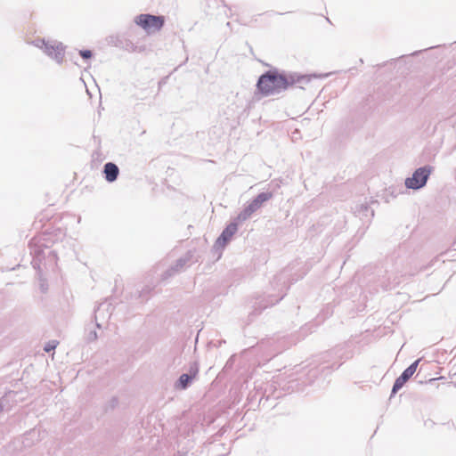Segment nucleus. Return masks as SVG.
<instances>
[{"mask_svg":"<svg viewBox=\"0 0 456 456\" xmlns=\"http://www.w3.org/2000/svg\"><path fill=\"white\" fill-rule=\"evenodd\" d=\"M118 398L117 396H112L105 405V411L114 410L118 405Z\"/></svg>","mask_w":456,"mask_h":456,"instance_id":"obj_16","label":"nucleus"},{"mask_svg":"<svg viewBox=\"0 0 456 456\" xmlns=\"http://www.w3.org/2000/svg\"><path fill=\"white\" fill-rule=\"evenodd\" d=\"M328 74H303L288 71L273 67L262 73L256 81V91L264 97L280 94L297 85L300 89L310 84L314 79L324 78Z\"/></svg>","mask_w":456,"mask_h":456,"instance_id":"obj_1","label":"nucleus"},{"mask_svg":"<svg viewBox=\"0 0 456 456\" xmlns=\"http://www.w3.org/2000/svg\"><path fill=\"white\" fill-rule=\"evenodd\" d=\"M266 390H267V388H265V393L260 396V398L258 400L259 404L265 405V402H263V401L265 400L266 402L269 400V395L265 396Z\"/></svg>","mask_w":456,"mask_h":456,"instance_id":"obj_24","label":"nucleus"},{"mask_svg":"<svg viewBox=\"0 0 456 456\" xmlns=\"http://www.w3.org/2000/svg\"><path fill=\"white\" fill-rule=\"evenodd\" d=\"M421 52H422L421 50H420V51H415V52H413L412 53H411L410 55H411V56H417V55H419Z\"/></svg>","mask_w":456,"mask_h":456,"instance_id":"obj_27","label":"nucleus"},{"mask_svg":"<svg viewBox=\"0 0 456 456\" xmlns=\"http://www.w3.org/2000/svg\"><path fill=\"white\" fill-rule=\"evenodd\" d=\"M330 354H334L335 357L344 361L352 358L354 355L353 342L348 341L343 345H339L334 347Z\"/></svg>","mask_w":456,"mask_h":456,"instance_id":"obj_13","label":"nucleus"},{"mask_svg":"<svg viewBox=\"0 0 456 456\" xmlns=\"http://www.w3.org/2000/svg\"><path fill=\"white\" fill-rule=\"evenodd\" d=\"M224 434V431L220 430L218 433L216 434V436H222Z\"/></svg>","mask_w":456,"mask_h":456,"instance_id":"obj_30","label":"nucleus"},{"mask_svg":"<svg viewBox=\"0 0 456 456\" xmlns=\"http://www.w3.org/2000/svg\"><path fill=\"white\" fill-rule=\"evenodd\" d=\"M66 46L58 41H47L43 52L58 64L63 62Z\"/></svg>","mask_w":456,"mask_h":456,"instance_id":"obj_11","label":"nucleus"},{"mask_svg":"<svg viewBox=\"0 0 456 456\" xmlns=\"http://www.w3.org/2000/svg\"><path fill=\"white\" fill-rule=\"evenodd\" d=\"M194 253V250H188L183 256L178 258L174 265H172L162 273V280H167L182 272L187 264H190L193 261Z\"/></svg>","mask_w":456,"mask_h":456,"instance_id":"obj_9","label":"nucleus"},{"mask_svg":"<svg viewBox=\"0 0 456 456\" xmlns=\"http://www.w3.org/2000/svg\"><path fill=\"white\" fill-rule=\"evenodd\" d=\"M371 204H378L377 200H371Z\"/></svg>","mask_w":456,"mask_h":456,"instance_id":"obj_31","label":"nucleus"},{"mask_svg":"<svg viewBox=\"0 0 456 456\" xmlns=\"http://www.w3.org/2000/svg\"><path fill=\"white\" fill-rule=\"evenodd\" d=\"M58 341L56 340H51L49 341L44 347V350L47 353L51 352L52 350H54L55 347L57 346L58 345Z\"/></svg>","mask_w":456,"mask_h":456,"instance_id":"obj_20","label":"nucleus"},{"mask_svg":"<svg viewBox=\"0 0 456 456\" xmlns=\"http://www.w3.org/2000/svg\"><path fill=\"white\" fill-rule=\"evenodd\" d=\"M34 434H35L34 432H29V433H28V434H25V435H24V438H23L22 443H23V444H24L25 446H30L31 443H28V436H32V435H34Z\"/></svg>","mask_w":456,"mask_h":456,"instance_id":"obj_22","label":"nucleus"},{"mask_svg":"<svg viewBox=\"0 0 456 456\" xmlns=\"http://www.w3.org/2000/svg\"><path fill=\"white\" fill-rule=\"evenodd\" d=\"M419 363V359L414 361L401 373L399 377L395 379L392 387L390 399L395 396L397 392L403 388L405 383L412 377L418 368Z\"/></svg>","mask_w":456,"mask_h":456,"instance_id":"obj_10","label":"nucleus"},{"mask_svg":"<svg viewBox=\"0 0 456 456\" xmlns=\"http://www.w3.org/2000/svg\"><path fill=\"white\" fill-rule=\"evenodd\" d=\"M4 404L2 401V399H0V412H2L4 411Z\"/></svg>","mask_w":456,"mask_h":456,"instance_id":"obj_26","label":"nucleus"},{"mask_svg":"<svg viewBox=\"0 0 456 456\" xmlns=\"http://www.w3.org/2000/svg\"><path fill=\"white\" fill-rule=\"evenodd\" d=\"M46 42H47V41H46L45 38L37 37V38L34 39V40L31 42V44H32L34 46H36V47H37V48H39V49H42V50H43V49H44V47H45V44H46Z\"/></svg>","mask_w":456,"mask_h":456,"instance_id":"obj_18","label":"nucleus"},{"mask_svg":"<svg viewBox=\"0 0 456 456\" xmlns=\"http://www.w3.org/2000/svg\"><path fill=\"white\" fill-rule=\"evenodd\" d=\"M78 53L85 61L90 60L94 55L93 51L89 49H82Z\"/></svg>","mask_w":456,"mask_h":456,"instance_id":"obj_17","label":"nucleus"},{"mask_svg":"<svg viewBox=\"0 0 456 456\" xmlns=\"http://www.w3.org/2000/svg\"><path fill=\"white\" fill-rule=\"evenodd\" d=\"M341 365H342V362H339V363L333 362L331 365L324 367V368L322 369V370H323L324 369L330 370H337V369H338Z\"/></svg>","mask_w":456,"mask_h":456,"instance_id":"obj_21","label":"nucleus"},{"mask_svg":"<svg viewBox=\"0 0 456 456\" xmlns=\"http://www.w3.org/2000/svg\"><path fill=\"white\" fill-rule=\"evenodd\" d=\"M98 338V335H97V331L95 330V329H91L90 327H87L86 329V342L88 343H91V342H94Z\"/></svg>","mask_w":456,"mask_h":456,"instance_id":"obj_15","label":"nucleus"},{"mask_svg":"<svg viewBox=\"0 0 456 456\" xmlns=\"http://www.w3.org/2000/svg\"><path fill=\"white\" fill-rule=\"evenodd\" d=\"M432 86V82L428 83L426 86H427V87H429V86Z\"/></svg>","mask_w":456,"mask_h":456,"instance_id":"obj_32","label":"nucleus"},{"mask_svg":"<svg viewBox=\"0 0 456 456\" xmlns=\"http://www.w3.org/2000/svg\"><path fill=\"white\" fill-rule=\"evenodd\" d=\"M167 77H165L163 78H161L158 85H159V90H160V88L167 83Z\"/></svg>","mask_w":456,"mask_h":456,"instance_id":"obj_25","label":"nucleus"},{"mask_svg":"<svg viewBox=\"0 0 456 456\" xmlns=\"http://www.w3.org/2000/svg\"><path fill=\"white\" fill-rule=\"evenodd\" d=\"M243 221L238 220L237 216L234 217L222 231L221 234L217 237L212 251L215 254H217V258H220L224 248L229 244L232 240L233 235L238 231V226L240 223Z\"/></svg>","mask_w":456,"mask_h":456,"instance_id":"obj_4","label":"nucleus"},{"mask_svg":"<svg viewBox=\"0 0 456 456\" xmlns=\"http://www.w3.org/2000/svg\"><path fill=\"white\" fill-rule=\"evenodd\" d=\"M354 215L362 220L363 224H369L374 216V209L368 202H356L351 208Z\"/></svg>","mask_w":456,"mask_h":456,"instance_id":"obj_12","label":"nucleus"},{"mask_svg":"<svg viewBox=\"0 0 456 456\" xmlns=\"http://www.w3.org/2000/svg\"><path fill=\"white\" fill-rule=\"evenodd\" d=\"M434 167L430 165H424L416 168L411 176L407 177L404 181L405 187L413 191H418L426 186L429 179Z\"/></svg>","mask_w":456,"mask_h":456,"instance_id":"obj_5","label":"nucleus"},{"mask_svg":"<svg viewBox=\"0 0 456 456\" xmlns=\"http://www.w3.org/2000/svg\"><path fill=\"white\" fill-rule=\"evenodd\" d=\"M271 13H272V14H275V15H283V14H285L286 12H273V11H272V12H271Z\"/></svg>","mask_w":456,"mask_h":456,"instance_id":"obj_28","label":"nucleus"},{"mask_svg":"<svg viewBox=\"0 0 456 456\" xmlns=\"http://www.w3.org/2000/svg\"><path fill=\"white\" fill-rule=\"evenodd\" d=\"M137 26L150 32L151 30H160L165 24V18L161 15H153L151 13H142L134 18Z\"/></svg>","mask_w":456,"mask_h":456,"instance_id":"obj_7","label":"nucleus"},{"mask_svg":"<svg viewBox=\"0 0 456 456\" xmlns=\"http://www.w3.org/2000/svg\"><path fill=\"white\" fill-rule=\"evenodd\" d=\"M41 281L40 283V289L42 292H46L47 290V284L45 283L46 280L42 276V280H39Z\"/></svg>","mask_w":456,"mask_h":456,"instance_id":"obj_23","label":"nucleus"},{"mask_svg":"<svg viewBox=\"0 0 456 456\" xmlns=\"http://www.w3.org/2000/svg\"><path fill=\"white\" fill-rule=\"evenodd\" d=\"M200 371V366L198 362L194 361L190 363L189 370L187 372L183 373L175 382V388L176 390H186L189 388L193 380L198 377Z\"/></svg>","mask_w":456,"mask_h":456,"instance_id":"obj_8","label":"nucleus"},{"mask_svg":"<svg viewBox=\"0 0 456 456\" xmlns=\"http://www.w3.org/2000/svg\"><path fill=\"white\" fill-rule=\"evenodd\" d=\"M187 452H183L181 453L180 452H178L177 455H175V456H186Z\"/></svg>","mask_w":456,"mask_h":456,"instance_id":"obj_29","label":"nucleus"},{"mask_svg":"<svg viewBox=\"0 0 456 456\" xmlns=\"http://www.w3.org/2000/svg\"><path fill=\"white\" fill-rule=\"evenodd\" d=\"M106 305V302H102L101 304H99V305L94 309V322H95V328H98V329H101L102 328V325L99 323L98 322V316H97V313L101 310V308L102 306H104Z\"/></svg>","mask_w":456,"mask_h":456,"instance_id":"obj_19","label":"nucleus"},{"mask_svg":"<svg viewBox=\"0 0 456 456\" xmlns=\"http://www.w3.org/2000/svg\"><path fill=\"white\" fill-rule=\"evenodd\" d=\"M443 82V79L439 77V83Z\"/></svg>","mask_w":456,"mask_h":456,"instance_id":"obj_33","label":"nucleus"},{"mask_svg":"<svg viewBox=\"0 0 456 456\" xmlns=\"http://www.w3.org/2000/svg\"><path fill=\"white\" fill-rule=\"evenodd\" d=\"M273 197V191H262L249 200L243 209L237 215V219L240 221L248 220L255 212Z\"/></svg>","mask_w":456,"mask_h":456,"instance_id":"obj_6","label":"nucleus"},{"mask_svg":"<svg viewBox=\"0 0 456 456\" xmlns=\"http://www.w3.org/2000/svg\"><path fill=\"white\" fill-rule=\"evenodd\" d=\"M102 173L108 183H113L119 175V167L114 162H107L103 165Z\"/></svg>","mask_w":456,"mask_h":456,"instance_id":"obj_14","label":"nucleus"},{"mask_svg":"<svg viewBox=\"0 0 456 456\" xmlns=\"http://www.w3.org/2000/svg\"><path fill=\"white\" fill-rule=\"evenodd\" d=\"M290 276L291 268L289 266L276 274L271 281V287L273 292L269 293L267 296H260L256 298L253 305L254 310L249 314V317L258 315L267 307L279 303L285 297L290 285L298 279L303 278L301 275L290 280Z\"/></svg>","mask_w":456,"mask_h":456,"instance_id":"obj_2","label":"nucleus"},{"mask_svg":"<svg viewBox=\"0 0 456 456\" xmlns=\"http://www.w3.org/2000/svg\"><path fill=\"white\" fill-rule=\"evenodd\" d=\"M28 248L32 256L31 265L37 271V278L42 280L44 269L54 271L57 266V253L55 250L49 249L45 235L38 239H32L28 243Z\"/></svg>","mask_w":456,"mask_h":456,"instance_id":"obj_3","label":"nucleus"}]
</instances>
